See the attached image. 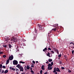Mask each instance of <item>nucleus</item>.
Listing matches in <instances>:
<instances>
[{
	"label": "nucleus",
	"instance_id": "31",
	"mask_svg": "<svg viewBox=\"0 0 74 74\" xmlns=\"http://www.w3.org/2000/svg\"><path fill=\"white\" fill-rule=\"evenodd\" d=\"M50 52H51V53H52L53 54V53H54V51H50Z\"/></svg>",
	"mask_w": 74,
	"mask_h": 74
},
{
	"label": "nucleus",
	"instance_id": "8",
	"mask_svg": "<svg viewBox=\"0 0 74 74\" xmlns=\"http://www.w3.org/2000/svg\"><path fill=\"white\" fill-rule=\"evenodd\" d=\"M52 30H53V31H56V28H55L54 29H52V30H51V31H50V33H52Z\"/></svg>",
	"mask_w": 74,
	"mask_h": 74
},
{
	"label": "nucleus",
	"instance_id": "59",
	"mask_svg": "<svg viewBox=\"0 0 74 74\" xmlns=\"http://www.w3.org/2000/svg\"><path fill=\"white\" fill-rule=\"evenodd\" d=\"M60 59V58H58V59Z\"/></svg>",
	"mask_w": 74,
	"mask_h": 74
},
{
	"label": "nucleus",
	"instance_id": "1",
	"mask_svg": "<svg viewBox=\"0 0 74 74\" xmlns=\"http://www.w3.org/2000/svg\"><path fill=\"white\" fill-rule=\"evenodd\" d=\"M10 40L11 41L15 42L17 41V39H16V38H14V37H13L12 38L10 39Z\"/></svg>",
	"mask_w": 74,
	"mask_h": 74
},
{
	"label": "nucleus",
	"instance_id": "18",
	"mask_svg": "<svg viewBox=\"0 0 74 74\" xmlns=\"http://www.w3.org/2000/svg\"><path fill=\"white\" fill-rule=\"evenodd\" d=\"M8 72V70L7 69L4 71V73H5V74H6V73H7Z\"/></svg>",
	"mask_w": 74,
	"mask_h": 74
},
{
	"label": "nucleus",
	"instance_id": "11",
	"mask_svg": "<svg viewBox=\"0 0 74 74\" xmlns=\"http://www.w3.org/2000/svg\"><path fill=\"white\" fill-rule=\"evenodd\" d=\"M50 53H49V52H48L47 54V56H49V57H51V56H50Z\"/></svg>",
	"mask_w": 74,
	"mask_h": 74
},
{
	"label": "nucleus",
	"instance_id": "60",
	"mask_svg": "<svg viewBox=\"0 0 74 74\" xmlns=\"http://www.w3.org/2000/svg\"><path fill=\"white\" fill-rule=\"evenodd\" d=\"M17 74H18V72H17Z\"/></svg>",
	"mask_w": 74,
	"mask_h": 74
},
{
	"label": "nucleus",
	"instance_id": "21",
	"mask_svg": "<svg viewBox=\"0 0 74 74\" xmlns=\"http://www.w3.org/2000/svg\"><path fill=\"white\" fill-rule=\"evenodd\" d=\"M19 63H22V64H24V63H25V62H23L22 61H21L19 62Z\"/></svg>",
	"mask_w": 74,
	"mask_h": 74
},
{
	"label": "nucleus",
	"instance_id": "19",
	"mask_svg": "<svg viewBox=\"0 0 74 74\" xmlns=\"http://www.w3.org/2000/svg\"><path fill=\"white\" fill-rule=\"evenodd\" d=\"M48 61L49 62H51L52 61V59H49L48 60Z\"/></svg>",
	"mask_w": 74,
	"mask_h": 74
},
{
	"label": "nucleus",
	"instance_id": "46",
	"mask_svg": "<svg viewBox=\"0 0 74 74\" xmlns=\"http://www.w3.org/2000/svg\"><path fill=\"white\" fill-rule=\"evenodd\" d=\"M9 68H10V69H12V67H10Z\"/></svg>",
	"mask_w": 74,
	"mask_h": 74
},
{
	"label": "nucleus",
	"instance_id": "44",
	"mask_svg": "<svg viewBox=\"0 0 74 74\" xmlns=\"http://www.w3.org/2000/svg\"><path fill=\"white\" fill-rule=\"evenodd\" d=\"M19 71V69H16V71Z\"/></svg>",
	"mask_w": 74,
	"mask_h": 74
},
{
	"label": "nucleus",
	"instance_id": "12",
	"mask_svg": "<svg viewBox=\"0 0 74 74\" xmlns=\"http://www.w3.org/2000/svg\"><path fill=\"white\" fill-rule=\"evenodd\" d=\"M48 70H52V67H48Z\"/></svg>",
	"mask_w": 74,
	"mask_h": 74
},
{
	"label": "nucleus",
	"instance_id": "39",
	"mask_svg": "<svg viewBox=\"0 0 74 74\" xmlns=\"http://www.w3.org/2000/svg\"><path fill=\"white\" fill-rule=\"evenodd\" d=\"M74 50H72V54H74Z\"/></svg>",
	"mask_w": 74,
	"mask_h": 74
},
{
	"label": "nucleus",
	"instance_id": "34",
	"mask_svg": "<svg viewBox=\"0 0 74 74\" xmlns=\"http://www.w3.org/2000/svg\"><path fill=\"white\" fill-rule=\"evenodd\" d=\"M48 50H50V51H51V48H50V47H49L48 48Z\"/></svg>",
	"mask_w": 74,
	"mask_h": 74
},
{
	"label": "nucleus",
	"instance_id": "36",
	"mask_svg": "<svg viewBox=\"0 0 74 74\" xmlns=\"http://www.w3.org/2000/svg\"><path fill=\"white\" fill-rule=\"evenodd\" d=\"M40 73L41 74H42V70H41L40 71Z\"/></svg>",
	"mask_w": 74,
	"mask_h": 74
},
{
	"label": "nucleus",
	"instance_id": "47",
	"mask_svg": "<svg viewBox=\"0 0 74 74\" xmlns=\"http://www.w3.org/2000/svg\"><path fill=\"white\" fill-rule=\"evenodd\" d=\"M73 42H71L70 43V44H73Z\"/></svg>",
	"mask_w": 74,
	"mask_h": 74
},
{
	"label": "nucleus",
	"instance_id": "7",
	"mask_svg": "<svg viewBox=\"0 0 74 74\" xmlns=\"http://www.w3.org/2000/svg\"><path fill=\"white\" fill-rule=\"evenodd\" d=\"M56 71L58 72H60V69H59V68H56Z\"/></svg>",
	"mask_w": 74,
	"mask_h": 74
},
{
	"label": "nucleus",
	"instance_id": "9",
	"mask_svg": "<svg viewBox=\"0 0 74 74\" xmlns=\"http://www.w3.org/2000/svg\"><path fill=\"white\" fill-rule=\"evenodd\" d=\"M20 70L21 71H23V68L22 67V66L21 68H20Z\"/></svg>",
	"mask_w": 74,
	"mask_h": 74
},
{
	"label": "nucleus",
	"instance_id": "58",
	"mask_svg": "<svg viewBox=\"0 0 74 74\" xmlns=\"http://www.w3.org/2000/svg\"><path fill=\"white\" fill-rule=\"evenodd\" d=\"M21 74H23V73H21Z\"/></svg>",
	"mask_w": 74,
	"mask_h": 74
},
{
	"label": "nucleus",
	"instance_id": "35",
	"mask_svg": "<svg viewBox=\"0 0 74 74\" xmlns=\"http://www.w3.org/2000/svg\"><path fill=\"white\" fill-rule=\"evenodd\" d=\"M12 70H13V71H15V69L14 68H12Z\"/></svg>",
	"mask_w": 74,
	"mask_h": 74
},
{
	"label": "nucleus",
	"instance_id": "6",
	"mask_svg": "<svg viewBox=\"0 0 74 74\" xmlns=\"http://www.w3.org/2000/svg\"><path fill=\"white\" fill-rule=\"evenodd\" d=\"M38 27H39V29H41V27H42V25H41L38 24Z\"/></svg>",
	"mask_w": 74,
	"mask_h": 74
},
{
	"label": "nucleus",
	"instance_id": "24",
	"mask_svg": "<svg viewBox=\"0 0 74 74\" xmlns=\"http://www.w3.org/2000/svg\"><path fill=\"white\" fill-rule=\"evenodd\" d=\"M59 63L60 64H62V63H63V62H62V61H60Z\"/></svg>",
	"mask_w": 74,
	"mask_h": 74
},
{
	"label": "nucleus",
	"instance_id": "28",
	"mask_svg": "<svg viewBox=\"0 0 74 74\" xmlns=\"http://www.w3.org/2000/svg\"><path fill=\"white\" fill-rule=\"evenodd\" d=\"M3 58H6V55H4L3 56Z\"/></svg>",
	"mask_w": 74,
	"mask_h": 74
},
{
	"label": "nucleus",
	"instance_id": "10",
	"mask_svg": "<svg viewBox=\"0 0 74 74\" xmlns=\"http://www.w3.org/2000/svg\"><path fill=\"white\" fill-rule=\"evenodd\" d=\"M10 60L8 59L7 61H6V64H8V63H9V62H10Z\"/></svg>",
	"mask_w": 74,
	"mask_h": 74
},
{
	"label": "nucleus",
	"instance_id": "15",
	"mask_svg": "<svg viewBox=\"0 0 74 74\" xmlns=\"http://www.w3.org/2000/svg\"><path fill=\"white\" fill-rule=\"evenodd\" d=\"M56 71V67L54 68V70L53 71V73H55Z\"/></svg>",
	"mask_w": 74,
	"mask_h": 74
},
{
	"label": "nucleus",
	"instance_id": "56",
	"mask_svg": "<svg viewBox=\"0 0 74 74\" xmlns=\"http://www.w3.org/2000/svg\"><path fill=\"white\" fill-rule=\"evenodd\" d=\"M25 66V68H26V66Z\"/></svg>",
	"mask_w": 74,
	"mask_h": 74
},
{
	"label": "nucleus",
	"instance_id": "2",
	"mask_svg": "<svg viewBox=\"0 0 74 74\" xmlns=\"http://www.w3.org/2000/svg\"><path fill=\"white\" fill-rule=\"evenodd\" d=\"M13 64L14 65H17L18 64V61L16 60H14L13 61Z\"/></svg>",
	"mask_w": 74,
	"mask_h": 74
},
{
	"label": "nucleus",
	"instance_id": "62",
	"mask_svg": "<svg viewBox=\"0 0 74 74\" xmlns=\"http://www.w3.org/2000/svg\"><path fill=\"white\" fill-rule=\"evenodd\" d=\"M66 59H67V58H66Z\"/></svg>",
	"mask_w": 74,
	"mask_h": 74
},
{
	"label": "nucleus",
	"instance_id": "37",
	"mask_svg": "<svg viewBox=\"0 0 74 74\" xmlns=\"http://www.w3.org/2000/svg\"><path fill=\"white\" fill-rule=\"evenodd\" d=\"M2 67H3V69H5V67L4 66H2Z\"/></svg>",
	"mask_w": 74,
	"mask_h": 74
},
{
	"label": "nucleus",
	"instance_id": "20",
	"mask_svg": "<svg viewBox=\"0 0 74 74\" xmlns=\"http://www.w3.org/2000/svg\"><path fill=\"white\" fill-rule=\"evenodd\" d=\"M48 66V67H51V66H52V65L51 64H49Z\"/></svg>",
	"mask_w": 74,
	"mask_h": 74
},
{
	"label": "nucleus",
	"instance_id": "4",
	"mask_svg": "<svg viewBox=\"0 0 74 74\" xmlns=\"http://www.w3.org/2000/svg\"><path fill=\"white\" fill-rule=\"evenodd\" d=\"M53 49L56 52V53H57L58 55H59V50L55 48H54Z\"/></svg>",
	"mask_w": 74,
	"mask_h": 74
},
{
	"label": "nucleus",
	"instance_id": "55",
	"mask_svg": "<svg viewBox=\"0 0 74 74\" xmlns=\"http://www.w3.org/2000/svg\"><path fill=\"white\" fill-rule=\"evenodd\" d=\"M73 45H74V43H73Z\"/></svg>",
	"mask_w": 74,
	"mask_h": 74
},
{
	"label": "nucleus",
	"instance_id": "5",
	"mask_svg": "<svg viewBox=\"0 0 74 74\" xmlns=\"http://www.w3.org/2000/svg\"><path fill=\"white\" fill-rule=\"evenodd\" d=\"M16 67H18V69H20L21 68L22 66L21 65H19V64H18L16 66Z\"/></svg>",
	"mask_w": 74,
	"mask_h": 74
},
{
	"label": "nucleus",
	"instance_id": "38",
	"mask_svg": "<svg viewBox=\"0 0 74 74\" xmlns=\"http://www.w3.org/2000/svg\"><path fill=\"white\" fill-rule=\"evenodd\" d=\"M32 63H33L34 64H35V61H33Z\"/></svg>",
	"mask_w": 74,
	"mask_h": 74
},
{
	"label": "nucleus",
	"instance_id": "48",
	"mask_svg": "<svg viewBox=\"0 0 74 74\" xmlns=\"http://www.w3.org/2000/svg\"><path fill=\"white\" fill-rule=\"evenodd\" d=\"M55 74H58V72H55Z\"/></svg>",
	"mask_w": 74,
	"mask_h": 74
},
{
	"label": "nucleus",
	"instance_id": "14",
	"mask_svg": "<svg viewBox=\"0 0 74 74\" xmlns=\"http://www.w3.org/2000/svg\"><path fill=\"white\" fill-rule=\"evenodd\" d=\"M41 69H42V70H44L45 69H44V65H42V66L41 67Z\"/></svg>",
	"mask_w": 74,
	"mask_h": 74
},
{
	"label": "nucleus",
	"instance_id": "49",
	"mask_svg": "<svg viewBox=\"0 0 74 74\" xmlns=\"http://www.w3.org/2000/svg\"><path fill=\"white\" fill-rule=\"evenodd\" d=\"M36 63H38V61H36Z\"/></svg>",
	"mask_w": 74,
	"mask_h": 74
},
{
	"label": "nucleus",
	"instance_id": "22",
	"mask_svg": "<svg viewBox=\"0 0 74 74\" xmlns=\"http://www.w3.org/2000/svg\"><path fill=\"white\" fill-rule=\"evenodd\" d=\"M40 30H44V27H41V28H40Z\"/></svg>",
	"mask_w": 74,
	"mask_h": 74
},
{
	"label": "nucleus",
	"instance_id": "27",
	"mask_svg": "<svg viewBox=\"0 0 74 74\" xmlns=\"http://www.w3.org/2000/svg\"><path fill=\"white\" fill-rule=\"evenodd\" d=\"M31 67H34V64H33V63L32 64V65H31Z\"/></svg>",
	"mask_w": 74,
	"mask_h": 74
},
{
	"label": "nucleus",
	"instance_id": "43",
	"mask_svg": "<svg viewBox=\"0 0 74 74\" xmlns=\"http://www.w3.org/2000/svg\"><path fill=\"white\" fill-rule=\"evenodd\" d=\"M3 53H2V52H0V54H3Z\"/></svg>",
	"mask_w": 74,
	"mask_h": 74
},
{
	"label": "nucleus",
	"instance_id": "23",
	"mask_svg": "<svg viewBox=\"0 0 74 74\" xmlns=\"http://www.w3.org/2000/svg\"><path fill=\"white\" fill-rule=\"evenodd\" d=\"M3 47H4V48H7V45H3Z\"/></svg>",
	"mask_w": 74,
	"mask_h": 74
},
{
	"label": "nucleus",
	"instance_id": "54",
	"mask_svg": "<svg viewBox=\"0 0 74 74\" xmlns=\"http://www.w3.org/2000/svg\"><path fill=\"white\" fill-rule=\"evenodd\" d=\"M35 33H37V31H35Z\"/></svg>",
	"mask_w": 74,
	"mask_h": 74
},
{
	"label": "nucleus",
	"instance_id": "53",
	"mask_svg": "<svg viewBox=\"0 0 74 74\" xmlns=\"http://www.w3.org/2000/svg\"><path fill=\"white\" fill-rule=\"evenodd\" d=\"M74 46H73V47H72V48H73H73H74Z\"/></svg>",
	"mask_w": 74,
	"mask_h": 74
},
{
	"label": "nucleus",
	"instance_id": "32",
	"mask_svg": "<svg viewBox=\"0 0 74 74\" xmlns=\"http://www.w3.org/2000/svg\"><path fill=\"white\" fill-rule=\"evenodd\" d=\"M61 69L62 70H64V67H61Z\"/></svg>",
	"mask_w": 74,
	"mask_h": 74
},
{
	"label": "nucleus",
	"instance_id": "42",
	"mask_svg": "<svg viewBox=\"0 0 74 74\" xmlns=\"http://www.w3.org/2000/svg\"><path fill=\"white\" fill-rule=\"evenodd\" d=\"M46 63L47 64H48L49 63V62L48 61H47L46 62Z\"/></svg>",
	"mask_w": 74,
	"mask_h": 74
},
{
	"label": "nucleus",
	"instance_id": "26",
	"mask_svg": "<svg viewBox=\"0 0 74 74\" xmlns=\"http://www.w3.org/2000/svg\"><path fill=\"white\" fill-rule=\"evenodd\" d=\"M2 66H3L2 64H0V69H2Z\"/></svg>",
	"mask_w": 74,
	"mask_h": 74
},
{
	"label": "nucleus",
	"instance_id": "16",
	"mask_svg": "<svg viewBox=\"0 0 74 74\" xmlns=\"http://www.w3.org/2000/svg\"><path fill=\"white\" fill-rule=\"evenodd\" d=\"M47 47H46L45 48V49L43 50V51L44 52H45V51H47Z\"/></svg>",
	"mask_w": 74,
	"mask_h": 74
},
{
	"label": "nucleus",
	"instance_id": "29",
	"mask_svg": "<svg viewBox=\"0 0 74 74\" xmlns=\"http://www.w3.org/2000/svg\"><path fill=\"white\" fill-rule=\"evenodd\" d=\"M58 56L59 58H60L61 56H62V55H61V54H59Z\"/></svg>",
	"mask_w": 74,
	"mask_h": 74
},
{
	"label": "nucleus",
	"instance_id": "25",
	"mask_svg": "<svg viewBox=\"0 0 74 74\" xmlns=\"http://www.w3.org/2000/svg\"><path fill=\"white\" fill-rule=\"evenodd\" d=\"M54 26L55 27H58V24H55V25H54Z\"/></svg>",
	"mask_w": 74,
	"mask_h": 74
},
{
	"label": "nucleus",
	"instance_id": "3",
	"mask_svg": "<svg viewBox=\"0 0 74 74\" xmlns=\"http://www.w3.org/2000/svg\"><path fill=\"white\" fill-rule=\"evenodd\" d=\"M13 59H14V57L12 55L10 56H9L8 58V59H9L10 60H12Z\"/></svg>",
	"mask_w": 74,
	"mask_h": 74
},
{
	"label": "nucleus",
	"instance_id": "57",
	"mask_svg": "<svg viewBox=\"0 0 74 74\" xmlns=\"http://www.w3.org/2000/svg\"><path fill=\"white\" fill-rule=\"evenodd\" d=\"M49 33H48V34H49Z\"/></svg>",
	"mask_w": 74,
	"mask_h": 74
},
{
	"label": "nucleus",
	"instance_id": "13",
	"mask_svg": "<svg viewBox=\"0 0 74 74\" xmlns=\"http://www.w3.org/2000/svg\"><path fill=\"white\" fill-rule=\"evenodd\" d=\"M8 45L9 46V48H11V47H12V45H11V44H9Z\"/></svg>",
	"mask_w": 74,
	"mask_h": 74
},
{
	"label": "nucleus",
	"instance_id": "30",
	"mask_svg": "<svg viewBox=\"0 0 74 74\" xmlns=\"http://www.w3.org/2000/svg\"><path fill=\"white\" fill-rule=\"evenodd\" d=\"M5 41H6L7 42H8V38L6 39Z\"/></svg>",
	"mask_w": 74,
	"mask_h": 74
},
{
	"label": "nucleus",
	"instance_id": "40",
	"mask_svg": "<svg viewBox=\"0 0 74 74\" xmlns=\"http://www.w3.org/2000/svg\"><path fill=\"white\" fill-rule=\"evenodd\" d=\"M4 70H2V73H4Z\"/></svg>",
	"mask_w": 74,
	"mask_h": 74
},
{
	"label": "nucleus",
	"instance_id": "50",
	"mask_svg": "<svg viewBox=\"0 0 74 74\" xmlns=\"http://www.w3.org/2000/svg\"><path fill=\"white\" fill-rule=\"evenodd\" d=\"M64 57H65V58H67V56H65Z\"/></svg>",
	"mask_w": 74,
	"mask_h": 74
},
{
	"label": "nucleus",
	"instance_id": "52",
	"mask_svg": "<svg viewBox=\"0 0 74 74\" xmlns=\"http://www.w3.org/2000/svg\"><path fill=\"white\" fill-rule=\"evenodd\" d=\"M30 69L32 71V68H31V69Z\"/></svg>",
	"mask_w": 74,
	"mask_h": 74
},
{
	"label": "nucleus",
	"instance_id": "61",
	"mask_svg": "<svg viewBox=\"0 0 74 74\" xmlns=\"http://www.w3.org/2000/svg\"><path fill=\"white\" fill-rule=\"evenodd\" d=\"M38 74H39V73H38Z\"/></svg>",
	"mask_w": 74,
	"mask_h": 74
},
{
	"label": "nucleus",
	"instance_id": "45",
	"mask_svg": "<svg viewBox=\"0 0 74 74\" xmlns=\"http://www.w3.org/2000/svg\"><path fill=\"white\" fill-rule=\"evenodd\" d=\"M44 74H48V73L47 72H46V73H45Z\"/></svg>",
	"mask_w": 74,
	"mask_h": 74
},
{
	"label": "nucleus",
	"instance_id": "33",
	"mask_svg": "<svg viewBox=\"0 0 74 74\" xmlns=\"http://www.w3.org/2000/svg\"><path fill=\"white\" fill-rule=\"evenodd\" d=\"M51 64L52 65H53V62H51Z\"/></svg>",
	"mask_w": 74,
	"mask_h": 74
},
{
	"label": "nucleus",
	"instance_id": "17",
	"mask_svg": "<svg viewBox=\"0 0 74 74\" xmlns=\"http://www.w3.org/2000/svg\"><path fill=\"white\" fill-rule=\"evenodd\" d=\"M27 70H29V69H30V67H29V65H27Z\"/></svg>",
	"mask_w": 74,
	"mask_h": 74
},
{
	"label": "nucleus",
	"instance_id": "51",
	"mask_svg": "<svg viewBox=\"0 0 74 74\" xmlns=\"http://www.w3.org/2000/svg\"><path fill=\"white\" fill-rule=\"evenodd\" d=\"M1 69H0V73L1 72Z\"/></svg>",
	"mask_w": 74,
	"mask_h": 74
},
{
	"label": "nucleus",
	"instance_id": "41",
	"mask_svg": "<svg viewBox=\"0 0 74 74\" xmlns=\"http://www.w3.org/2000/svg\"><path fill=\"white\" fill-rule=\"evenodd\" d=\"M68 72L69 73H71V71H70V70H69Z\"/></svg>",
	"mask_w": 74,
	"mask_h": 74
}]
</instances>
